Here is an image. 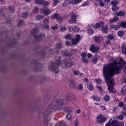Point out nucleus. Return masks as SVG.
Returning <instances> with one entry per match:
<instances>
[{
    "instance_id": "f257e3e1",
    "label": "nucleus",
    "mask_w": 126,
    "mask_h": 126,
    "mask_svg": "<svg viewBox=\"0 0 126 126\" xmlns=\"http://www.w3.org/2000/svg\"><path fill=\"white\" fill-rule=\"evenodd\" d=\"M120 61L122 63H118L116 61H114L112 63L104 64L102 70L103 75L105 78V82L107 84L108 89L110 92L113 94L115 93V92H113L114 88L113 76L115 75V73L116 74L120 73L122 68V64L123 65L126 64V62L124 61V59H120Z\"/></svg>"
},
{
    "instance_id": "f03ea898",
    "label": "nucleus",
    "mask_w": 126,
    "mask_h": 126,
    "mask_svg": "<svg viewBox=\"0 0 126 126\" xmlns=\"http://www.w3.org/2000/svg\"><path fill=\"white\" fill-rule=\"evenodd\" d=\"M56 103L57 105L49 104L43 112H41L39 114L40 117H43L44 126H48L49 122L51 120V116L50 114H51V112H52L53 110L61 109V108L63 106V105H66V104H68V102H67L66 99L58 100L56 101Z\"/></svg>"
},
{
    "instance_id": "7ed1b4c3",
    "label": "nucleus",
    "mask_w": 126,
    "mask_h": 126,
    "mask_svg": "<svg viewBox=\"0 0 126 126\" xmlns=\"http://www.w3.org/2000/svg\"><path fill=\"white\" fill-rule=\"evenodd\" d=\"M61 57H58L55 63H53L51 65L49 66V69L55 72L56 73H58V72H59V67L60 65L64 68L65 67H71V66L74 64L73 62L66 61L65 60H62L61 63Z\"/></svg>"
},
{
    "instance_id": "20e7f679",
    "label": "nucleus",
    "mask_w": 126,
    "mask_h": 126,
    "mask_svg": "<svg viewBox=\"0 0 126 126\" xmlns=\"http://www.w3.org/2000/svg\"><path fill=\"white\" fill-rule=\"evenodd\" d=\"M38 33V29L34 28L32 30V34L33 35V37L36 40L38 41H41L44 37H45V34L40 33L38 35H36Z\"/></svg>"
},
{
    "instance_id": "39448f33",
    "label": "nucleus",
    "mask_w": 126,
    "mask_h": 126,
    "mask_svg": "<svg viewBox=\"0 0 126 126\" xmlns=\"http://www.w3.org/2000/svg\"><path fill=\"white\" fill-rule=\"evenodd\" d=\"M66 101L68 102V104L70 101L74 102L75 101V96L73 94L68 92L66 95Z\"/></svg>"
},
{
    "instance_id": "423d86ee",
    "label": "nucleus",
    "mask_w": 126,
    "mask_h": 126,
    "mask_svg": "<svg viewBox=\"0 0 126 126\" xmlns=\"http://www.w3.org/2000/svg\"><path fill=\"white\" fill-rule=\"evenodd\" d=\"M49 18H45L44 20L43 21L44 24L41 25V27L43 28L44 29H47V30H49V25H48L47 23H49Z\"/></svg>"
},
{
    "instance_id": "0eeeda50",
    "label": "nucleus",
    "mask_w": 126,
    "mask_h": 126,
    "mask_svg": "<svg viewBox=\"0 0 126 126\" xmlns=\"http://www.w3.org/2000/svg\"><path fill=\"white\" fill-rule=\"evenodd\" d=\"M40 12L46 15H49L52 12V10L47 8H40Z\"/></svg>"
},
{
    "instance_id": "6e6552de",
    "label": "nucleus",
    "mask_w": 126,
    "mask_h": 126,
    "mask_svg": "<svg viewBox=\"0 0 126 126\" xmlns=\"http://www.w3.org/2000/svg\"><path fill=\"white\" fill-rule=\"evenodd\" d=\"M64 38L66 41L65 42V43L67 45V46H69L70 45V41L72 40V37H71V35L70 34H67L65 35Z\"/></svg>"
},
{
    "instance_id": "1a4fd4ad",
    "label": "nucleus",
    "mask_w": 126,
    "mask_h": 126,
    "mask_svg": "<svg viewBox=\"0 0 126 126\" xmlns=\"http://www.w3.org/2000/svg\"><path fill=\"white\" fill-rule=\"evenodd\" d=\"M104 25H105V23L104 22H100V23H96L95 25H92L91 27H93L94 29H97L103 27Z\"/></svg>"
},
{
    "instance_id": "9d476101",
    "label": "nucleus",
    "mask_w": 126,
    "mask_h": 126,
    "mask_svg": "<svg viewBox=\"0 0 126 126\" xmlns=\"http://www.w3.org/2000/svg\"><path fill=\"white\" fill-rule=\"evenodd\" d=\"M97 123L98 124H101V123H104L106 121V118L104 117L102 115L99 114L97 116Z\"/></svg>"
},
{
    "instance_id": "9b49d317",
    "label": "nucleus",
    "mask_w": 126,
    "mask_h": 126,
    "mask_svg": "<svg viewBox=\"0 0 126 126\" xmlns=\"http://www.w3.org/2000/svg\"><path fill=\"white\" fill-rule=\"evenodd\" d=\"M90 50L91 52H93V53H95L97 54L99 52V47H95L94 44H92L90 47Z\"/></svg>"
},
{
    "instance_id": "f8f14e48",
    "label": "nucleus",
    "mask_w": 126,
    "mask_h": 126,
    "mask_svg": "<svg viewBox=\"0 0 126 126\" xmlns=\"http://www.w3.org/2000/svg\"><path fill=\"white\" fill-rule=\"evenodd\" d=\"M76 15L75 14L72 13L71 14V18L70 20L68 21L69 23L70 24H72L73 23H75L76 22Z\"/></svg>"
},
{
    "instance_id": "ddd939ff",
    "label": "nucleus",
    "mask_w": 126,
    "mask_h": 126,
    "mask_svg": "<svg viewBox=\"0 0 126 126\" xmlns=\"http://www.w3.org/2000/svg\"><path fill=\"white\" fill-rule=\"evenodd\" d=\"M51 18H52V19H56L57 20H59L60 22L63 21V17H60V16H59V14L58 13H55L53 14L51 16Z\"/></svg>"
},
{
    "instance_id": "4468645a",
    "label": "nucleus",
    "mask_w": 126,
    "mask_h": 126,
    "mask_svg": "<svg viewBox=\"0 0 126 126\" xmlns=\"http://www.w3.org/2000/svg\"><path fill=\"white\" fill-rule=\"evenodd\" d=\"M106 125L110 126H118V121L110 120L108 123Z\"/></svg>"
},
{
    "instance_id": "2eb2a0df",
    "label": "nucleus",
    "mask_w": 126,
    "mask_h": 126,
    "mask_svg": "<svg viewBox=\"0 0 126 126\" xmlns=\"http://www.w3.org/2000/svg\"><path fill=\"white\" fill-rule=\"evenodd\" d=\"M110 28L113 29V30H118L119 28H121L122 27V24L121 23H117V25H110Z\"/></svg>"
},
{
    "instance_id": "dca6fc26",
    "label": "nucleus",
    "mask_w": 126,
    "mask_h": 126,
    "mask_svg": "<svg viewBox=\"0 0 126 126\" xmlns=\"http://www.w3.org/2000/svg\"><path fill=\"white\" fill-rule=\"evenodd\" d=\"M35 70L41 71L43 69V64L40 63H36L35 64Z\"/></svg>"
},
{
    "instance_id": "f3484780",
    "label": "nucleus",
    "mask_w": 126,
    "mask_h": 126,
    "mask_svg": "<svg viewBox=\"0 0 126 126\" xmlns=\"http://www.w3.org/2000/svg\"><path fill=\"white\" fill-rule=\"evenodd\" d=\"M101 31L102 32V33L107 34V33H108V26H103L101 27Z\"/></svg>"
},
{
    "instance_id": "a211bd4d",
    "label": "nucleus",
    "mask_w": 126,
    "mask_h": 126,
    "mask_svg": "<svg viewBox=\"0 0 126 126\" xmlns=\"http://www.w3.org/2000/svg\"><path fill=\"white\" fill-rule=\"evenodd\" d=\"M69 86L72 89H76V85L73 81H70L69 82Z\"/></svg>"
},
{
    "instance_id": "6ab92c4d",
    "label": "nucleus",
    "mask_w": 126,
    "mask_h": 126,
    "mask_svg": "<svg viewBox=\"0 0 126 126\" xmlns=\"http://www.w3.org/2000/svg\"><path fill=\"white\" fill-rule=\"evenodd\" d=\"M110 2V0H104V1H100L99 2L100 6L104 7V5L107 4V2Z\"/></svg>"
},
{
    "instance_id": "aec40b11",
    "label": "nucleus",
    "mask_w": 126,
    "mask_h": 126,
    "mask_svg": "<svg viewBox=\"0 0 126 126\" xmlns=\"http://www.w3.org/2000/svg\"><path fill=\"white\" fill-rule=\"evenodd\" d=\"M63 111L67 114H70V113L72 112V110H71V109L68 106H66L64 108H63Z\"/></svg>"
},
{
    "instance_id": "412c9836",
    "label": "nucleus",
    "mask_w": 126,
    "mask_h": 126,
    "mask_svg": "<svg viewBox=\"0 0 126 126\" xmlns=\"http://www.w3.org/2000/svg\"><path fill=\"white\" fill-rule=\"evenodd\" d=\"M43 101L45 103L49 102L50 101V95L48 94H45L43 97Z\"/></svg>"
},
{
    "instance_id": "4be33fe9",
    "label": "nucleus",
    "mask_w": 126,
    "mask_h": 126,
    "mask_svg": "<svg viewBox=\"0 0 126 126\" xmlns=\"http://www.w3.org/2000/svg\"><path fill=\"white\" fill-rule=\"evenodd\" d=\"M126 12L125 11H120L116 13L117 16H125Z\"/></svg>"
},
{
    "instance_id": "5701e85b",
    "label": "nucleus",
    "mask_w": 126,
    "mask_h": 126,
    "mask_svg": "<svg viewBox=\"0 0 126 126\" xmlns=\"http://www.w3.org/2000/svg\"><path fill=\"white\" fill-rule=\"evenodd\" d=\"M87 88L89 91H93V90H94V88H93V86H92V84L91 83L87 85Z\"/></svg>"
},
{
    "instance_id": "b1692460",
    "label": "nucleus",
    "mask_w": 126,
    "mask_h": 126,
    "mask_svg": "<svg viewBox=\"0 0 126 126\" xmlns=\"http://www.w3.org/2000/svg\"><path fill=\"white\" fill-rule=\"evenodd\" d=\"M82 0H71V4H78Z\"/></svg>"
},
{
    "instance_id": "393cba45",
    "label": "nucleus",
    "mask_w": 126,
    "mask_h": 126,
    "mask_svg": "<svg viewBox=\"0 0 126 126\" xmlns=\"http://www.w3.org/2000/svg\"><path fill=\"white\" fill-rule=\"evenodd\" d=\"M119 8L117 5L112 6V10L114 11V12H117V10H119Z\"/></svg>"
},
{
    "instance_id": "a878e982",
    "label": "nucleus",
    "mask_w": 126,
    "mask_h": 126,
    "mask_svg": "<svg viewBox=\"0 0 126 126\" xmlns=\"http://www.w3.org/2000/svg\"><path fill=\"white\" fill-rule=\"evenodd\" d=\"M63 57H71V54L68 53L66 51L62 52Z\"/></svg>"
},
{
    "instance_id": "bb28decb",
    "label": "nucleus",
    "mask_w": 126,
    "mask_h": 126,
    "mask_svg": "<svg viewBox=\"0 0 126 126\" xmlns=\"http://www.w3.org/2000/svg\"><path fill=\"white\" fill-rule=\"evenodd\" d=\"M117 4H119V2L117 0H113L111 1V5H112V6L117 5Z\"/></svg>"
},
{
    "instance_id": "cd10ccee",
    "label": "nucleus",
    "mask_w": 126,
    "mask_h": 126,
    "mask_svg": "<svg viewBox=\"0 0 126 126\" xmlns=\"http://www.w3.org/2000/svg\"><path fill=\"white\" fill-rule=\"evenodd\" d=\"M92 98L94 101H100V98H99V97H98V96L96 94L93 95Z\"/></svg>"
},
{
    "instance_id": "c85d7f7f",
    "label": "nucleus",
    "mask_w": 126,
    "mask_h": 126,
    "mask_svg": "<svg viewBox=\"0 0 126 126\" xmlns=\"http://www.w3.org/2000/svg\"><path fill=\"white\" fill-rule=\"evenodd\" d=\"M72 30L74 32H78L79 31V28L77 26H74L72 27Z\"/></svg>"
},
{
    "instance_id": "c756f323",
    "label": "nucleus",
    "mask_w": 126,
    "mask_h": 126,
    "mask_svg": "<svg viewBox=\"0 0 126 126\" xmlns=\"http://www.w3.org/2000/svg\"><path fill=\"white\" fill-rule=\"evenodd\" d=\"M122 53L123 55H125L126 54V45L123 44V45L122 47Z\"/></svg>"
},
{
    "instance_id": "7c9ffc66",
    "label": "nucleus",
    "mask_w": 126,
    "mask_h": 126,
    "mask_svg": "<svg viewBox=\"0 0 126 126\" xmlns=\"http://www.w3.org/2000/svg\"><path fill=\"white\" fill-rule=\"evenodd\" d=\"M21 17L22 18H27L28 17V13L26 12H23L21 15Z\"/></svg>"
},
{
    "instance_id": "2f4dec72",
    "label": "nucleus",
    "mask_w": 126,
    "mask_h": 126,
    "mask_svg": "<svg viewBox=\"0 0 126 126\" xmlns=\"http://www.w3.org/2000/svg\"><path fill=\"white\" fill-rule=\"evenodd\" d=\"M78 40L75 39H72L71 40V43H72V45H76L77 43H78Z\"/></svg>"
},
{
    "instance_id": "473e14b6",
    "label": "nucleus",
    "mask_w": 126,
    "mask_h": 126,
    "mask_svg": "<svg viewBox=\"0 0 126 126\" xmlns=\"http://www.w3.org/2000/svg\"><path fill=\"white\" fill-rule=\"evenodd\" d=\"M119 19V18L118 17H114L113 19L110 20L109 21L110 23H113V22H115V21H117Z\"/></svg>"
},
{
    "instance_id": "72a5a7b5",
    "label": "nucleus",
    "mask_w": 126,
    "mask_h": 126,
    "mask_svg": "<svg viewBox=\"0 0 126 126\" xmlns=\"http://www.w3.org/2000/svg\"><path fill=\"white\" fill-rule=\"evenodd\" d=\"M62 47H63V44L60 43H57L55 46L56 49H62Z\"/></svg>"
},
{
    "instance_id": "f704fd0d",
    "label": "nucleus",
    "mask_w": 126,
    "mask_h": 126,
    "mask_svg": "<svg viewBox=\"0 0 126 126\" xmlns=\"http://www.w3.org/2000/svg\"><path fill=\"white\" fill-rule=\"evenodd\" d=\"M71 4V0H65L63 4L65 5H68V4Z\"/></svg>"
},
{
    "instance_id": "c9c22d12",
    "label": "nucleus",
    "mask_w": 126,
    "mask_h": 126,
    "mask_svg": "<svg viewBox=\"0 0 126 126\" xmlns=\"http://www.w3.org/2000/svg\"><path fill=\"white\" fill-rule=\"evenodd\" d=\"M66 29H67L66 27L63 26L60 28V30L61 32H64V31H66Z\"/></svg>"
},
{
    "instance_id": "e433bc0d",
    "label": "nucleus",
    "mask_w": 126,
    "mask_h": 126,
    "mask_svg": "<svg viewBox=\"0 0 126 126\" xmlns=\"http://www.w3.org/2000/svg\"><path fill=\"white\" fill-rule=\"evenodd\" d=\"M94 40L97 43H99V42H100V37L99 36H95L94 37Z\"/></svg>"
},
{
    "instance_id": "4c0bfd02",
    "label": "nucleus",
    "mask_w": 126,
    "mask_h": 126,
    "mask_svg": "<svg viewBox=\"0 0 126 126\" xmlns=\"http://www.w3.org/2000/svg\"><path fill=\"white\" fill-rule=\"evenodd\" d=\"M119 107H123L124 109H126V104H124L123 102H119Z\"/></svg>"
},
{
    "instance_id": "58836bf2",
    "label": "nucleus",
    "mask_w": 126,
    "mask_h": 126,
    "mask_svg": "<svg viewBox=\"0 0 126 126\" xmlns=\"http://www.w3.org/2000/svg\"><path fill=\"white\" fill-rule=\"evenodd\" d=\"M104 101H109L110 100V96L109 95H105L104 97Z\"/></svg>"
},
{
    "instance_id": "ea45409f",
    "label": "nucleus",
    "mask_w": 126,
    "mask_h": 126,
    "mask_svg": "<svg viewBox=\"0 0 126 126\" xmlns=\"http://www.w3.org/2000/svg\"><path fill=\"white\" fill-rule=\"evenodd\" d=\"M44 0H35V2L37 3V4H43V1Z\"/></svg>"
},
{
    "instance_id": "a19ab883",
    "label": "nucleus",
    "mask_w": 126,
    "mask_h": 126,
    "mask_svg": "<svg viewBox=\"0 0 126 126\" xmlns=\"http://www.w3.org/2000/svg\"><path fill=\"white\" fill-rule=\"evenodd\" d=\"M120 24H121V26L123 28H126V21L121 22Z\"/></svg>"
},
{
    "instance_id": "79ce46f5",
    "label": "nucleus",
    "mask_w": 126,
    "mask_h": 126,
    "mask_svg": "<svg viewBox=\"0 0 126 126\" xmlns=\"http://www.w3.org/2000/svg\"><path fill=\"white\" fill-rule=\"evenodd\" d=\"M44 83H46V79H41L39 81V84L42 85V84H44Z\"/></svg>"
},
{
    "instance_id": "37998d69",
    "label": "nucleus",
    "mask_w": 126,
    "mask_h": 126,
    "mask_svg": "<svg viewBox=\"0 0 126 126\" xmlns=\"http://www.w3.org/2000/svg\"><path fill=\"white\" fill-rule=\"evenodd\" d=\"M77 88L78 90H82V89H83V86L80 84L77 86Z\"/></svg>"
},
{
    "instance_id": "c03bdc74",
    "label": "nucleus",
    "mask_w": 126,
    "mask_h": 126,
    "mask_svg": "<svg viewBox=\"0 0 126 126\" xmlns=\"http://www.w3.org/2000/svg\"><path fill=\"white\" fill-rule=\"evenodd\" d=\"M124 34H125V32H118V35L119 36V37H123L124 36Z\"/></svg>"
},
{
    "instance_id": "a18cd8bd",
    "label": "nucleus",
    "mask_w": 126,
    "mask_h": 126,
    "mask_svg": "<svg viewBox=\"0 0 126 126\" xmlns=\"http://www.w3.org/2000/svg\"><path fill=\"white\" fill-rule=\"evenodd\" d=\"M43 17L44 16H43L38 15L36 17V19H37V20H41V19H42V18H43Z\"/></svg>"
},
{
    "instance_id": "49530a36",
    "label": "nucleus",
    "mask_w": 126,
    "mask_h": 126,
    "mask_svg": "<svg viewBox=\"0 0 126 126\" xmlns=\"http://www.w3.org/2000/svg\"><path fill=\"white\" fill-rule=\"evenodd\" d=\"M126 86H124L121 90V92H123V93H126Z\"/></svg>"
},
{
    "instance_id": "de8ad7c7",
    "label": "nucleus",
    "mask_w": 126,
    "mask_h": 126,
    "mask_svg": "<svg viewBox=\"0 0 126 126\" xmlns=\"http://www.w3.org/2000/svg\"><path fill=\"white\" fill-rule=\"evenodd\" d=\"M117 118L118 119V120H120V121H123V120H124V116L123 115H119Z\"/></svg>"
},
{
    "instance_id": "09e8293b",
    "label": "nucleus",
    "mask_w": 126,
    "mask_h": 126,
    "mask_svg": "<svg viewBox=\"0 0 126 126\" xmlns=\"http://www.w3.org/2000/svg\"><path fill=\"white\" fill-rule=\"evenodd\" d=\"M9 9L12 13H14V9L13 6H10Z\"/></svg>"
},
{
    "instance_id": "8fccbe9b",
    "label": "nucleus",
    "mask_w": 126,
    "mask_h": 126,
    "mask_svg": "<svg viewBox=\"0 0 126 126\" xmlns=\"http://www.w3.org/2000/svg\"><path fill=\"white\" fill-rule=\"evenodd\" d=\"M58 28L59 27H58V26L57 25L51 27V29H52V30H57V29H58Z\"/></svg>"
},
{
    "instance_id": "3c124183",
    "label": "nucleus",
    "mask_w": 126,
    "mask_h": 126,
    "mask_svg": "<svg viewBox=\"0 0 126 126\" xmlns=\"http://www.w3.org/2000/svg\"><path fill=\"white\" fill-rule=\"evenodd\" d=\"M73 73V74L75 75H78V74H79L80 73L79 71L78 70H74Z\"/></svg>"
},
{
    "instance_id": "603ef678",
    "label": "nucleus",
    "mask_w": 126,
    "mask_h": 126,
    "mask_svg": "<svg viewBox=\"0 0 126 126\" xmlns=\"http://www.w3.org/2000/svg\"><path fill=\"white\" fill-rule=\"evenodd\" d=\"M97 60H98V58H94L93 59L92 62H93V63H94V64L97 63Z\"/></svg>"
},
{
    "instance_id": "864d4df0",
    "label": "nucleus",
    "mask_w": 126,
    "mask_h": 126,
    "mask_svg": "<svg viewBox=\"0 0 126 126\" xmlns=\"http://www.w3.org/2000/svg\"><path fill=\"white\" fill-rule=\"evenodd\" d=\"M95 81L97 82V83L100 84L102 82V80L101 79H95Z\"/></svg>"
},
{
    "instance_id": "5fc2aeb1",
    "label": "nucleus",
    "mask_w": 126,
    "mask_h": 126,
    "mask_svg": "<svg viewBox=\"0 0 126 126\" xmlns=\"http://www.w3.org/2000/svg\"><path fill=\"white\" fill-rule=\"evenodd\" d=\"M56 126H65V125H63L62 122H59L56 124Z\"/></svg>"
},
{
    "instance_id": "6e6d98bb",
    "label": "nucleus",
    "mask_w": 126,
    "mask_h": 126,
    "mask_svg": "<svg viewBox=\"0 0 126 126\" xmlns=\"http://www.w3.org/2000/svg\"><path fill=\"white\" fill-rule=\"evenodd\" d=\"M42 4H43V5H44V6H47L48 5L49 3H48L47 1H44V0H43V3Z\"/></svg>"
},
{
    "instance_id": "4d7b16f0",
    "label": "nucleus",
    "mask_w": 126,
    "mask_h": 126,
    "mask_svg": "<svg viewBox=\"0 0 126 126\" xmlns=\"http://www.w3.org/2000/svg\"><path fill=\"white\" fill-rule=\"evenodd\" d=\"M66 118V119H67L68 120H71V115L69 113H68V114L67 115Z\"/></svg>"
},
{
    "instance_id": "13d9d810",
    "label": "nucleus",
    "mask_w": 126,
    "mask_h": 126,
    "mask_svg": "<svg viewBox=\"0 0 126 126\" xmlns=\"http://www.w3.org/2000/svg\"><path fill=\"white\" fill-rule=\"evenodd\" d=\"M82 61L83 62V63H88V60H87L85 58H83L82 59Z\"/></svg>"
},
{
    "instance_id": "bf43d9fd",
    "label": "nucleus",
    "mask_w": 126,
    "mask_h": 126,
    "mask_svg": "<svg viewBox=\"0 0 126 126\" xmlns=\"http://www.w3.org/2000/svg\"><path fill=\"white\" fill-rule=\"evenodd\" d=\"M108 40H113V39L114 38V36H113V35L110 34L109 35H108Z\"/></svg>"
},
{
    "instance_id": "052dcab7",
    "label": "nucleus",
    "mask_w": 126,
    "mask_h": 126,
    "mask_svg": "<svg viewBox=\"0 0 126 126\" xmlns=\"http://www.w3.org/2000/svg\"><path fill=\"white\" fill-rule=\"evenodd\" d=\"M124 122H121L119 123L117 122V126H124Z\"/></svg>"
},
{
    "instance_id": "680f3d73",
    "label": "nucleus",
    "mask_w": 126,
    "mask_h": 126,
    "mask_svg": "<svg viewBox=\"0 0 126 126\" xmlns=\"http://www.w3.org/2000/svg\"><path fill=\"white\" fill-rule=\"evenodd\" d=\"M76 39L79 42V40L80 39V35L78 34L76 35Z\"/></svg>"
},
{
    "instance_id": "e2e57ef3",
    "label": "nucleus",
    "mask_w": 126,
    "mask_h": 126,
    "mask_svg": "<svg viewBox=\"0 0 126 126\" xmlns=\"http://www.w3.org/2000/svg\"><path fill=\"white\" fill-rule=\"evenodd\" d=\"M81 56L82 58H83V59H85V57H86V54L84 53H81Z\"/></svg>"
},
{
    "instance_id": "0e129e2a",
    "label": "nucleus",
    "mask_w": 126,
    "mask_h": 126,
    "mask_svg": "<svg viewBox=\"0 0 126 126\" xmlns=\"http://www.w3.org/2000/svg\"><path fill=\"white\" fill-rule=\"evenodd\" d=\"M39 10H38V8L35 7L33 10V12H35L36 13H38Z\"/></svg>"
},
{
    "instance_id": "69168bd1",
    "label": "nucleus",
    "mask_w": 126,
    "mask_h": 126,
    "mask_svg": "<svg viewBox=\"0 0 126 126\" xmlns=\"http://www.w3.org/2000/svg\"><path fill=\"white\" fill-rule=\"evenodd\" d=\"M74 126H78V120H76L74 122Z\"/></svg>"
},
{
    "instance_id": "338daca9",
    "label": "nucleus",
    "mask_w": 126,
    "mask_h": 126,
    "mask_svg": "<svg viewBox=\"0 0 126 126\" xmlns=\"http://www.w3.org/2000/svg\"><path fill=\"white\" fill-rule=\"evenodd\" d=\"M97 89H98V90H99V91H102V87H101L100 86H96Z\"/></svg>"
},
{
    "instance_id": "774afa93",
    "label": "nucleus",
    "mask_w": 126,
    "mask_h": 126,
    "mask_svg": "<svg viewBox=\"0 0 126 126\" xmlns=\"http://www.w3.org/2000/svg\"><path fill=\"white\" fill-rule=\"evenodd\" d=\"M5 1V0H0V4H3Z\"/></svg>"
}]
</instances>
